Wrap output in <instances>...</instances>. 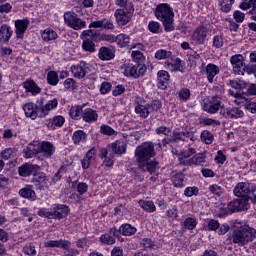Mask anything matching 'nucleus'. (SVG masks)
Segmentation results:
<instances>
[{
  "mask_svg": "<svg viewBox=\"0 0 256 256\" xmlns=\"http://www.w3.org/2000/svg\"><path fill=\"white\" fill-rule=\"evenodd\" d=\"M230 63L233 67V71L238 75H243L244 71L248 75H254L256 77V64H249L243 66V55L236 54L230 58ZM250 63H256V51L250 53Z\"/></svg>",
  "mask_w": 256,
  "mask_h": 256,
  "instance_id": "f257e3e1",
  "label": "nucleus"
},
{
  "mask_svg": "<svg viewBox=\"0 0 256 256\" xmlns=\"http://www.w3.org/2000/svg\"><path fill=\"white\" fill-rule=\"evenodd\" d=\"M256 237V229L251 228L248 225L240 226L235 228L232 233V242L239 247L247 245V243L253 241Z\"/></svg>",
  "mask_w": 256,
  "mask_h": 256,
  "instance_id": "f03ea898",
  "label": "nucleus"
},
{
  "mask_svg": "<svg viewBox=\"0 0 256 256\" xmlns=\"http://www.w3.org/2000/svg\"><path fill=\"white\" fill-rule=\"evenodd\" d=\"M155 15L159 21H162L165 31L171 32L175 29V24L173 23L174 14L169 4L158 5Z\"/></svg>",
  "mask_w": 256,
  "mask_h": 256,
  "instance_id": "7ed1b4c3",
  "label": "nucleus"
},
{
  "mask_svg": "<svg viewBox=\"0 0 256 256\" xmlns=\"http://www.w3.org/2000/svg\"><path fill=\"white\" fill-rule=\"evenodd\" d=\"M155 156V146L151 142H145L138 146L135 151V157L138 165L147 163L151 157Z\"/></svg>",
  "mask_w": 256,
  "mask_h": 256,
  "instance_id": "20e7f679",
  "label": "nucleus"
},
{
  "mask_svg": "<svg viewBox=\"0 0 256 256\" xmlns=\"http://www.w3.org/2000/svg\"><path fill=\"white\" fill-rule=\"evenodd\" d=\"M249 198L240 197L230 201L227 205V209H222V212L219 214V217H223L229 213H235L239 211H247L249 209Z\"/></svg>",
  "mask_w": 256,
  "mask_h": 256,
  "instance_id": "39448f33",
  "label": "nucleus"
},
{
  "mask_svg": "<svg viewBox=\"0 0 256 256\" xmlns=\"http://www.w3.org/2000/svg\"><path fill=\"white\" fill-rule=\"evenodd\" d=\"M64 21L68 27H71V29H74L75 31H81V29L87 27V22H85V20L78 18L76 14L71 12L64 14Z\"/></svg>",
  "mask_w": 256,
  "mask_h": 256,
  "instance_id": "423d86ee",
  "label": "nucleus"
},
{
  "mask_svg": "<svg viewBox=\"0 0 256 256\" xmlns=\"http://www.w3.org/2000/svg\"><path fill=\"white\" fill-rule=\"evenodd\" d=\"M133 13H135V8L131 9H116L114 12V17L116 19L117 25L125 26L131 19H133Z\"/></svg>",
  "mask_w": 256,
  "mask_h": 256,
  "instance_id": "0eeeda50",
  "label": "nucleus"
},
{
  "mask_svg": "<svg viewBox=\"0 0 256 256\" xmlns=\"http://www.w3.org/2000/svg\"><path fill=\"white\" fill-rule=\"evenodd\" d=\"M32 183H34L36 189H39L40 191H46V189H49V185H51L49 177L43 172L34 174Z\"/></svg>",
  "mask_w": 256,
  "mask_h": 256,
  "instance_id": "6e6552de",
  "label": "nucleus"
},
{
  "mask_svg": "<svg viewBox=\"0 0 256 256\" xmlns=\"http://www.w3.org/2000/svg\"><path fill=\"white\" fill-rule=\"evenodd\" d=\"M110 233L114 235V237H119L120 234L124 237H131L137 233V228L131 224L126 223L122 224L119 230H117L115 227L111 228Z\"/></svg>",
  "mask_w": 256,
  "mask_h": 256,
  "instance_id": "1a4fd4ad",
  "label": "nucleus"
},
{
  "mask_svg": "<svg viewBox=\"0 0 256 256\" xmlns=\"http://www.w3.org/2000/svg\"><path fill=\"white\" fill-rule=\"evenodd\" d=\"M44 99L41 98L40 101H38L40 105V110L38 111L39 117H47L49 115L50 111H53V109H57V105H59V100L57 98H54L52 100H48L46 104L43 105Z\"/></svg>",
  "mask_w": 256,
  "mask_h": 256,
  "instance_id": "9d476101",
  "label": "nucleus"
},
{
  "mask_svg": "<svg viewBox=\"0 0 256 256\" xmlns=\"http://www.w3.org/2000/svg\"><path fill=\"white\" fill-rule=\"evenodd\" d=\"M55 155V145L51 142L43 141L40 143L39 159L40 161H45V159H50Z\"/></svg>",
  "mask_w": 256,
  "mask_h": 256,
  "instance_id": "9b49d317",
  "label": "nucleus"
},
{
  "mask_svg": "<svg viewBox=\"0 0 256 256\" xmlns=\"http://www.w3.org/2000/svg\"><path fill=\"white\" fill-rule=\"evenodd\" d=\"M71 71L75 79H84L85 75L91 71V66L85 61H81L78 65L71 66Z\"/></svg>",
  "mask_w": 256,
  "mask_h": 256,
  "instance_id": "f8f14e48",
  "label": "nucleus"
},
{
  "mask_svg": "<svg viewBox=\"0 0 256 256\" xmlns=\"http://www.w3.org/2000/svg\"><path fill=\"white\" fill-rule=\"evenodd\" d=\"M124 75L125 77H133L134 79H139V77H143V75H145V68L140 66L139 71L137 73V68H135V65L125 64Z\"/></svg>",
  "mask_w": 256,
  "mask_h": 256,
  "instance_id": "ddd939ff",
  "label": "nucleus"
},
{
  "mask_svg": "<svg viewBox=\"0 0 256 256\" xmlns=\"http://www.w3.org/2000/svg\"><path fill=\"white\" fill-rule=\"evenodd\" d=\"M209 231H218V235H225L229 232V224L220 225L218 220L210 219L207 223Z\"/></svg>",
  "mask_w": 256,
  "mask_h": 256,
  "instance_id": "4468645a",
  "label": "nucleus"
},
{
  "mask_svg": "<svg viewBox=\"0 0 256 256\" xmlns=\"http://www.w3.org/2000/svg\"><path fill=\"white\" fill-rule=\"evenodd\" d=\"M208 33L209 30L207 27L200 26L194 31L192 39L195 41V43H197V45H203V43H205V39H207Z\"/></svg>",
  "mask_w": 256,
  "mask_h": 256,
  "instance_id": "2eb2a0df",
  "label": "nucleus"
},
{
  "mask_svg": "<svg viewBox=\"0 0 256 256\" xmlns=\"http://www.w3.org/2000/svg\"><path fill=\"white\" fill-rule=\"evenodd\" d=\"M220 114L225 117V119H241L245 113L243 110L237 107L226 108V110H221Z\"/></svg>",
  "mask_w": 256,
  "mask_h": 256,
  "instance_id": "dca6fc26",
  "label": "nucleus"
},
{
  "mask_svg": "<svg viewBox=\"0 0 256 256\" xmlns=\"http://www.w3.org/2000/svg\"><path fill=\"white\" fill-rule=\"evenodd\" d=\"M23 153L26 159H31L32 157H37L39 159L40 143L34 142L28 144V146L23 150Z\"/></svg>",
  "mask_w": 256,
  "mask_h": 256,
  "instance_id": "f3484780",
  "label": "nucleus"
},
{
  "mask_svg": "<svg viewBox=\"0 0 256 256\" xmlns=\"http://www.w3.org/2000/svg\"><path fill=\"white\" fill-rule=\"evenodd\" d=\"M26 117L37 119L39 117L40 106H35L32 102H28L23 106Z\"/></svg>",
  "mask_w": 256,
  "mask_h": 256,
  "instance_id": "a211bd4d",
  "label": "nucleus"
},
{
  "mask_svg": "<svg viewBox=\"0 0 256 256\" xmlns=\"http://www.w3.org/2000/svg\"><path fill=\"white\" fill-rule=\"evenodd\" d=\"M15 27H16L15 33H16L17 39H23V36L25 35V31H27V27H29V19L16 20Z\"/></svg>",
  "mask_w": 256,
  "mask_h": 256,
  "instance_id": "6ab92c4d",
  "label": "nucleus"
},
{
  "mask_svg": "<svg viewBox=\"0 0 256 256\" xmlns=\"http://www.w3.org/2000/svg\"><path fill=\"white\" fill-rule=\"evenodd\" d=\"M39 169V166L35 164L25 163L18 168V173L20 177H29L33 175Z\"/></svg>",
  "mask_w": 256,
  "mask_h": 256,
  "instance_id": "aec40b11",
  "label": "nucleus"
},
{
  "mask_svg": "<svg viewBox=\"0 0 256 256\" xmlns=\"http://www.w3.org/2000/svg\"><path fill=\"white\" fill-rule=\"evenodd\" d=\"M109 151H112L114 155H123L127 152V146L123 141H115L108 145Z\"/></svg>",
  "mask_w": 256,
  "mask_h": 256,
  "instance_id": "412c9836",
  "label": "nucleus"
},
{
  "mask_svg": "<svg viewBox=\"0 0 256 256\" xmlns=\"http://www.w3.org/2000/svg\"><path fill=\"white\" fill-rule=\"evenodd\" d=\"M219 66L209 63L205 70L203 71L204 75H206L207 81L213 83V79H215L216 75H219Z\"/></svg>",
  "mask_w": 256,
  "mask_h": 256,
  "instance_id": "4be33fe9",
  "label": "nucleus"
},
{
  "mask_svg": "<svg viewBox=\"0 0 256 256\" xmlns=\"http://www.w3.org/2000/svg\"><path fill=\"white\" fill-rule=\"evenodd\" d=\"M251 193V184L241 182L238 183L234 188V195L236 197H245V195H249Z\"/></svg>",
  "mask_w": 256,
  "mask_h": 256,
  "instance_id": "5701e85b",
  "label": "nucleus"
},
{
  "mask_svg": "<svg viewBox=\"0 0 256 256\" xmlns=\"http://www.w3.org/2000/svg\"><path fill=\"white\" fill-rule=\"evenodd\" d=\"M25 88L26 93H31V95H39L41 93V87L35 83V80L28 79L22 83Z\"/></svg>",
  "mask_w": 256,
  "mask_h": 256,
  "instance_id": "b1692460",
  "label": "nucleus"
},
{
  "mask_svg": "<svg viewBox=\"0 0 256 256\" xmlns=\"http://www.w3.org/2000/svg\"><path fill=\"white\" fill-rule=\"evenodd\" d=\"M206 113L215 114L219 109H221V100L216 97H213L209 103H205L203 107Z\"/></svg>",
  "mask_w": 256,
  "mask_h": 256,
  "instance_id": "393cba45",
  "label": "nucleus"
},
{
  "mask_svg": "<svg viewBox=\"0 0 256 256\" xmlns=\"http://www.w3.org/2000/svg\"><path fill=\"white\" fill-rule=\"evenodd\" d=\"M138 167L139 169H142V171H147L148 173H150V175H153V173H157V171H159V162H142V164H138Z\"/></svg>",
  "mask_w": 256,
  "mask_h": 256,
  "instance_id": "a878e982",
  "label": "nucleus"
},
{
  "mask_svg": "<svg viewBox=\"0 0 256 256\" xmlns=\"http://www.w3.org/2000/svg\"><path fill=\"white\" fill-rule=\"evenodd\" d=\"M157 85L158 89H167V85H169V72L160 70L157 73Z\"/></svg>",
  "mask_w": 256,
  "mask_h": 256,
  "instance_id": "bb28decb",
  "label": "nucleus"
},
{
  "mask_svg": "<svg viewBox=\"0 0 256 256\" xmlns=\"http://www.w3.org/2000/svg\"><path fill=\"white\" fill-rule=\"evenodd\" d=\"M82 119L85 123H95L99 119V114H97L96 110L86 108L82 114Z\"/></svg>",
  "mask_w": 256,
  "mask_h": 256,
  "instance_id": "cd10ccee",
  "label": "nucleus"
},
{
  "mask_svg": "<svg viewBox=\"0 0 256 256\" xmlns=\"http://www.w3.org/2000/svg\"><path fill=\"white\" fill-rule=\"evenodd\" d=\"M69 214V208L65 205H57L52 212L53 219H63Z\"/></svg>",
  "mask_w": 256,
  "mask_h": 256,
  "instance_id": "c85d7f7f",
  "label": "nucleus"
},
{
  "mask_svg": "<svg viewBox=\"0 0 256 256\" xmlns=\"http://www.w3.org/2000/svg\"><path fill=\"white\" fill-rule=\"evenodd\" d=\"M20 197L24 199H30L31 201H35L37 199V194H35V190H33V186H26L19 190Z\"/></svg>",
  "mask_w": 256,
  "mask_h": 256,
  "instance_id": "c756f323",
  "label": "nucleus"
},
{
  "mask_svg": "<svg viewBox=\"0 0 256 256\" xmlns=\"http://www.w3.org/2000/svg\"><path fill=\"white\" fill-rule=\"evenodd\" d=\"M48 129H55L56 127H63L65 125V117L61 115L54 116L47 120Z\"/></svg>",
  "mask_w": 256,
  "mask_h": 256,
  "instance_id": "7c9ffc66",
  "label": "nucleus"
},
{
  "mask_svg": "<svg viewBox=\"0 0 256 256\" xmlns=\"http://www.w3.org/2000/svg\"><path fill=\"white\" fill-rule=\"evenodd\" d=\"M45 247H60L61 249H69L71 242L69 240H49L45 242Z\"/></svg>",
  "mask_w": 256,
  "mask_h": 256,
  "instance_id": "2f4dec72",
  "label": "nucleus"
},
{
  "mask_svg": "<svg viewBox=\"0 0 256 256\" xmlns=\"http://www.w3.org/2000/svg\"><path fill=\"white\" fill-rule=\"evenodd\" d=\"M98 57L101 59V61H111V59H114L115 54L110 48L101 47L99 49Z\"/></svg>",
  "mask_w": 256,
  "mask_h": 256,
  "instance_id": "473e14b6",
  "label": "nucleus"
},
{
  "mask_svg": "<svg viewBox=\"0 0 256 256\" xmlns=\"http://www.w3.org/2000/svg\"><path fill=\"white\" fill-rule=\"evenodd\" d=\"M13 35V31L11 30V26L7 24H3L0 28V39L2 41H9L11 39V36Z\"/></svg>",
  "mask_w": 256,
  "mask_h": 256,
  "instance_id": "72a5a7b5",
  "label": "nucleus"
},
{
  "mask_svg": "<svg viewBox=\"0 0 256 256\" xmlns=\"http://www.w3.org/2000/svg\"><path fill=\"white\" fill-rule=\"evenodd\" d=\"M150 111H151V106L149 105L137 104L135 107V113H137V115H139L143 119H147V117H149Z\"/></svg>",
  "mask_w": 256,
  "mask_h": 256,
  "instance_id": "f704fd0d",
  "label": "nucleus"
},
{
  "mask_svg": "<svg viewBox=\"0 0 256 256\" xmlns=\"http://www.w3.org/2000/svg\"><path fill=\"white\" fill-rule=\"evenodd\" d=\"M83 106L76 105L70 109V117L74 119V121H79V119L83 118Z\"/></svg>",
  "mask_w": 256,
  "mask_h": 256,
  "instance_id": "c9c22d12",
  "label": "nucleus"
},
{
  "mask_svg": "<svg viewBox=\"0 0 256 256\" xmlns=\"http://www.w3.org/2000/svg\"><path fill=\"white\" fill-rule=\"evenodd\" d=\"M138 203L140 207L144 209V211H146L147 213H155V211L157 210V208L155 207V203H153V201L140 200Z\"/></svg>",
  "mask_w": 256,
  "mask_h": 256,
  "instance_id": "e433bc0d",
  "label": "nucleus"
},
{
  "mask_svg": "<svg viewBox=\"0 0 256 256\" xmlns=\"http://www.w3.org/2000/svg\"><path fill=\"white\" fill-rule=\"evenodd\" d=\"M116 43L121 48L129 47V44L131 43V36H129L127 34H119V35H117Z\"/></svg>",
  "mask_w": 256,
  "mask_h": 256,
  "instance_id": "4c0bfd02",
  "label": "nucleus"
},
{
  "mask_svg": "<svg viewBox=\"0 0 256 256\" xmlns=\"http://www.w3.org/2000/svg\"><path fill=\"white\" fill-rule=\"evenodd\" d=\"M165 65L168 71H181V59L179 58L172 60V62L166 61Z\"/></svg>",
  "mask_w": 256,
  "mask_h": 256,
  "instance_id": "58836bf2",
  "label": "nucleus"
},
{
  "mask_svg": "<svg viewBox=\"0 0 256 256\" xmlns=\"http://www.w3.org/2000/svg\"><path fill=\"white\" fill-rule=\"evenodd\" d=\"M115 237H119V236H115L111 233V228L109 230V233L103 234L100 237V241L101 243H104V245H113L115 244Z\"/></svg>",
  "mask_w": 256,
  "mask_h": 256,
  "instance_id": "ea45409f",
  "label": "nucleus"
},
{
  "mask_svg": "<svg viewBox=\"0 0 256 256\" xmlns=\"http://www.w3.org/2000/svg\"><path fill=\"white\" fill-rule=\"evenodd\" d=\"M42 39L44 41H55V39H57V32L53 29L47 28L42 33Z\"/></svg>",
  "mask_w": 256,
  "mask_h": 256,
  "instance_id": "a19ab883",
  "label": "nucleus"
},
{
  "mask_svg": "<svg viewBox=\"0 0 256 256\" xmlns=\"http://www.w3.org/2000/svg\"><path fill=\"white\" fill-rule=\"evenodd\" d=\"M131 58L133 59L134 63H145V56L143 55V52H141V50H133L131 53Z\"/></svg>",
  "mask_w": 256,
  "mask_h": 256,
  "instance_id": "79ce46f5",
  "label": "nucleus"
},
{
  "mask_svg": "<svg viewBox=\"0 0 256 256\" xmlns=\"http://www.w3.org/2000/svg\"><path fill=\"white\" fill-rule=\"evenodd\" d=\"M114 3L118 9H135L131 0H114Z\"/></svg>",
  "mask_w": 256,
  "mask_h": 256,
  "instance_id": "37998d69",
  "label": "nucleus"
},
{
  "mask_svg": "<svg viewBox=\"0 0 256 256\" xmlns=\"http://www.w3.org/2000/svg\"><path fill=\"white\" fill-rule=\"evenodd\" d=\"M87 139V134L83 130H77L73 133L72 140L75 144L81 143Z\"/></svg>",
  "mask_w": 256,
  "mask_h": 256,
  "instance_id": "c03bdc74",
  "label": "nucleus"
},
{
  "mask_svg": "<svg viewBox=\"0 0 256 256\" xmlns=\"http://www.w3.org/2000/svg\"><path fill=\"white\" fill-rule=\"evenodd\" d=\"M200 138L206 145H211V143H213L214 136L210 131L204 130L202 131Z\"/></svg>",
  "mask_w": 256,
  "mask_h": 256,
  "instance_id": "a18cd8bd",
  "label": "nucleus"
},
{
  "mask_svg": "<svg viewBox=\"0 0 256 256\" xmlns=\"http://www.w3.org/2000/svg\"><path fill=\"white\" fill-rule=\"evenodd\" d=\"M82 49L88 51L89 53H95V42L91 39H84Z\"/></svg>",
  "mask_w": 256,
  "mask_h": 256,
  "instance_id": "49530a36",
  "label": "nucleus"
},
{
  "mask_svg": "<svg viewBox=\"0 0 256 256\" xmlns=\"http://www.w3.org/2000/svg\"><path fill=\"white\" fill-rule=\"evenodd\" d=\"M233 3L235 0H222L220 2V9L223 13H229L231 11V7H233Z\"/></svg>",
  "mask_w": 256,
  "mask_h": 256,
  "instance_id": "de8ad7c7",
  "label": "nucleus"
},
{
  "mask_svg": "<svg viewBox=\"0 0 256 256\" xmlns=\"http://www.w3.org/2000/svg\"><path fill=\"white\" fill-rule=\"evenodd\" d=\"M47 82L49 85H57L59 83V75L55 71H50L47 74Z\"/></svg>",
  "mask_w": 256,
  "mask_h": 256,
  "instance_id": "09e8293b",
  "label": "nucleus"
},
{
  "mask_svg": "<svg viewBox=\"0 0 256 256\" xmlns=\"http://www.w3.org/2000/svg\"><path fill=\"white\" fill-rule=\"evenodd\" d=\"M155 58L156 59H173V55L171 52H167V50H158L156 53H155Z\"/></svg>",
  "mask_w": 256,
  "mask_h": 256,
  "instance_id": "8fccbe9b",
  "label": "nucleus"
},
{
  "mask_svg": "<svg viewBox=\"0 0 256 256\" xmlns=\"http://www.w3.org/2000/svg\"><path fill=\"white\" fill-rule=\"evenodd\" d=\"M208 191H210L212 195H216V197H221V195H223V188L217 184L210 185Z\"/></svg>",
  "mask_w": 256,
  "mask_h": 256,
  "instance_id": "3c124183",
  "label": "nucleus"
},
{
  "mask_svg": "<svg viewBox=\"0 0 256 256\" xmlns=\"http://www.w3.org/2000/svg\"><path fill=\"white\" fill-rule=\"evenodd\" d=\"M140 245L145 249H157V244L151 240V238H144L141 240Z\"/></svg>",
  "mask_w": 256,
  "mask_h": 256,
  "instance_id": "603ef678",
  "label": "nucleus"
},
{
  "mask_svg": "<svg viewBox=\"0 0 256 256\" xmlns=\"http://www.w3.org/2000/svg\"><path fill=\"white\" fill-rule=\"evenodd\" d=\"M197 227V220L195 218H186L184 220V228L189 231H193V228Z\"/></svg>",
  "mask_w": 256,
  "mask_h": 256,
  "instance_id": "864d4df0",
  "label": "nucleus"
},
{
  "mask_svg": "<svg viewBox=\"0 0 256 256\" xmlns=\"http://www.w3.org/2000/svg\"><path fill=\"white\" fill-rule=\"evenodd\" d=\"M178 97L182 101H188L191 97V90L189 88H182L178 93Z\"/></svg>",
  "mask_w": 256,
  "mask_h": 256,
  "instance_id": "5fc2aeb1",
  "label": "nucleus"
},
{
  "mask_svg": "<svg viewBox=\"0 0 256 256\" xmlns=\"http://www.w3.org/2000/svg\"><path fill=\"white\" fill-rule=\"evenodd\" d=\"M156 135H165V137H169L171 133V128L167 126H159L155 130Z\"/></svg>",
  "mask_w": 256,
  "mask_h": 256,
  "instance_id": "6e6d98bb",
  "label": "nucleus"
},
{
  "mask_svg": "<svg viewBox=\"0 0 256 256\" xmlns=\"http://www.w3.org/2000/svg\"><path fill=\"white\" fill-rule=\"evenodd\" d=\"M255 5H256V0L244 1L240 4V9H242V11H247L249 9H253Z\"/></svg>",
  "mask_w": 256,
  "mask_h": 256,
  "instance_id": "4d7b16f0",
  "label": "nucleus"
},
{
  "mask_svg": "<svg viewBox=\"0 0 256 256\" xmlns=\"http://www.w3.org/2000/svg\"><path fill=\"white\" fill-rule=\"evenodd\" d=\"M13 153H15L13 148L5 149L1 152V158L4 159V161H9V159H13Z\"/></svg>",
  "mask_w": 256,
  "mask_h": 256,
  "instance_id": "13d9d810",
  "label": "nucleus"
},
{
  "mask_svg": "<svg viewBox=\"0 0 256 256\" xmlns=\"http://www.w3.org/2000/svg\"><path fill=\"white\" fill-rule=\"evenodd\" d=\"M183 174H176L173 177V185L174 187L181 188L184 186Z\"/></svg>",
  "mask_w": 256,
  "mask_h": 256,
  "instance_id": "bf43d9fd",
  "label": "nucleus"
},
{
  "mask_svg": "<svg viewBox=\"0 0 256 256\" xmlns=\"http://www.w3.org/2000/svg\"><path fill=\"white\" fill-rule=\"evenodd\" d=\"M23 252L26 255H30V256L37 255V250H35V245H33V244H27L26 246H24Z\"/></svg>",
  "mask_w": 256,
  "mask_h": 256,
  "instance_id": "052dcab7",
  "label": "nucleus"
},
{
  "mask_svg": "<svg viewBox=\"0 0 256 256\" xmlns=\"http://www.w3.org/2000/svg\"><path fill=\"white\" fill-rule=\"evenodd\" d=\"M76 191L79 195H84V193H87V191H89V185H87V183L80 182L76 187Z\"/></svg>",
  "mask_w": 256,
  "mask_h": 256,
  "instance_id": "680f3d73",
  "label": "nucleus"
},
{
  "mask_svg": "<svg viewBox=\"0 0 256 256\" xmlns=\"http://www.w3.org/2000/svg\"><path fill=\"white\" fill-rule=\"evenodd\" d=\"M172 141L173 143H177V141H185V132L174 131Z\"/></svg>",
  "mask_w": 256,
  "mask_h": 256,
  "instance_id": "e2e57ef3",
  "label": "nucleus"
},
{
  "mask_svg": "<svg viewBox=\"0 0 256 256\" xmlns=\"http://www.w3.org/2000/svg\"><path fill=\"white\" fill-rule=\"evenodd\" d=\"M186 197H193V195H199V189L197 187H187L184 191Z\"/></svg>",
  "mask_w": 256,
  "mask_h": 256,
  "instance_id": "0e129e2a",
  "label": "nucleus"
},
{
  "mask_svg": "<svg viewBox=\"0 0 256 256\" xmlns=\"http://www.w3.org/2000/svg\"><path fill=\"white\" fill-rule=\"evenodd\" d=\"M39 217H46V219H53V212L47 210V208H41L38 211Z\"/></svg>",
  "mask_w": 256,
  "mask_h": 256,
  "instance_id": "69168bd1",
  "label": "nucleus"
},
{
  "mask_svg": "<svg viewBox=\"0 0 256 256\" xmlns=\"http://www.w3.org/2000/svg\"><path fill=\"white\" fill-rule=\"evenodd\" d=\"M213 46L216 47L217 49H221V47H223V36L221 35L214 36Z\"/></svg>",
  "mask_w": 256,
  "mask_h": 256,
  "instance_id": "338daca9",
  "label": "nucleus"
},
{
  "mask_svg": "<svg viewBox=\"0 0 256 256\" xmlns=\"http://www.w3.org/2000/svg\"><path fill=\"white\" fill-rule=\"evenodd\" d=\"M111 87H112L111 83L103 82L100 87L101 95H107V93H109V91H111Z\"/></svg>",
  "mask_w": 256,
  "mask_h": 256,
  "instance_id": "774afa93",
  "label": "nucleus"
}]
</instances>
